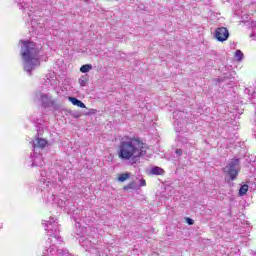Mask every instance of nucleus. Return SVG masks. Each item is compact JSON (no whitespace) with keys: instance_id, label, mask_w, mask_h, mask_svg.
Returning a JSON list of instances; mask_svg holds the SVG:
<instances>
[{"instance_id":"f257e3e1","label":"nucleus","mask_w":256,"mask_h":256,"mask_svg":"<svg viewBox=\"0 0 256 256\" xmlns=\"http://www.w3.org/2000/svg\"><path fill=\"white\" fill-rule=\"evenodd\" d=\"M117 153L121 161L136 165L141 161V157L147 154V147L137 138L124 137L119 143Z\"/></svg>"},{"instance_id":"f03ea898","label":"nucleus","mask_w":256,"mask_h":256,"mask_svg":"<svg viewBox=\"0 0 256 256\" xmlns=\"http://www.w3.org/2000/svg\"><path fill=\"white\" fill-rule=\"evenodd\" d=\"M20 43H22L20 55L24 71L31 76L32 72L41 66V45L29 40H20Z\"/></svg>"},{"instance_id":"7ed1b4c3","label":"nucleus","mask_w":256,"mask_h":256,"mask_svg":"<svg viewBox=\"0 0 256 256\" xmlns=\"http://www.w3.org/2000/svg\"><path fill=\"white\" fill-rule=\"evenodd\" d=\"M43 225L46 226L45 231H47V235L53 238L47 240L46 247H48V249L54 247L56 251L54 256H73V254L69 253V250L65 248H57L55 244H51L57 243L58 245H61V243H63V240L59 236V222L57 219L50 217L49 220H44Z\"/></svg>"},{"instance_id":"20e7f679","label":"nucleus","mask_w":256,"mask_h":256,"mask_svg":"<svg viewBox=\"0 0 256 256\" xmlns=\"http://www.w3.org/2000/svg\"><path fill=\"white\" fill-rule=\"evenodd\" d=\"M223 171L229 175L232 181H235L239 175V158L232 159L228 165L223 168Z\"/></svg>"},{"instance_id":"39448f33","label":"nucleus","mask_w":256,"mask_h":256,"mask_svg":"<svg viewBox=\"0 0 256 256\" xmlns=\"http://www.w3.org/2000/svg\"><path fill=\"white\" fill-rule=\"evenodd\" d=\"M214 37L220 43L229 39V30L226 27H218L214 32Z\"/></svg>"},{"instance_id":"423d86ee","label":"nucleus","mask_w":256,"mask_h":256,"mask_svg":"<svg viewBox=\"0 0 256 256\" xmlns=\"http://www.w3.org/2000/svg\"><path fill=\"white\" fill-rule=\"evenodd\" d=\"M46 146L47 140L43 138H36L32 144L34 155L37 153H41V151H43V149H45Z\"/></svg>"},{"instance_id":"0eeeda50","label":"nucleus","mask_w":256,"mask_h":256,"mask_svg":"<svg viewBox=\"0 0 256 256\" xmlns=\"http://www.w3.org/2000/svg\"><path fill=\"white\" fill-rule=\"evenodd\" d=\"M40 103H42V107L45 109L49 107H53V99L51 98V95L49 94H40Z\"/></svg>"},{"instance_id":"6e6552de","label":"nucleus","mask_w":256,"mask_h":256,"mask_svg":"<svg viewBox=\"0 0 256 256\" xmlns=\"http://www.w3.org/2000/svg\"><path fill=\"white\" fill-rule=\"evenodd\" d=\"M46 203L49 205V203L51 205H57L58 207H65L66 202L55 197V195L50 194L47 199H46Z\"/></svg>"},{"instance_id":"1a4fd4ad","label":"nucleus","mask_w":256,"mask_h":256,"mask_svg":"<svg viewBox=\"0 0 256 256\" xmlns=\"http://www.w3.org/2000/svg\"><path fill=\"white\" fill-rule=\"evenodd\" d=\"M32 158V167H43L44 162L41 153L35 154V152H33Z\"/></svg>"},{"instance_id":"9d476101","label":"nucleus","mask_w":256,"mask_h":256,"mask_svg":"<svg viewBox=\"0 0 256 256\" xmlns=\"http://www.w3.org/2000/svg\"><path fill=\"white\" fill-rule=\"evenodd\" d=\"M185 113L182 111H174L173 112V117H174V125H181V121H179V119H183Z\"/></svg>"},{"instance_id":"9b49d317","label":"nucleus","mask_w":256,"mask_h":256,"mask_svg":"<svg viewBox=\"0 0 256 256\" xmlns=\"http://www.w3.org/2000/svg\"><path fill=\"white\" fill-rule=\"evenodd\" d=\"M19 5L20 9H29V5L33 2V0H15Z\"/></svg>"},{"instance_id":"f8f14e48","label":"nucleus","mask_w":256,"mask_h":256,"mask_svg":"<svg viewBox=\"0 0 256 256\" xmlns=\"http://www.w3.org/2000/svg\"><path fill=\"white\" fill-rule=\"evenodd\" d=\"M69 101L72 103V105H76V107H80L81 109H85V103H83L81 100L75 98V97H69Z\"/></svg>"},{"instance_id":"ddd939ff","label":"nucleus","mask_w":256,"mask_h":256,"mask_svg":"<svg viewBox=\"0 0 256 256\" xmlns=\"http://www.w3.org/2000/svg\"><path fill=\"white\" fill-rule=\"evenodd\" d=\"M150 173L152 175H163L165 173V170H163V168L159 167V166H154L152 167V169L150 170Z\"/></svg>"},{"instance_id":"4468645a","label":"nucleus","mask_w":256,"mask_h":256,"mask_svg":"<svg viewBox=\"0 0 256 256\" xmlns=\"http://www.w3.org/2000/svg\"><path fill=\"white\" fill-rule=\"evenodd\" d=\"M131 177V173L127 172V173H123L120 174L118 181H120V183H123L125 181H127V179H129Z\"/></svg>"},{"instance_id":"2eb2a0df","label":"nucleus","mask_w":256,"mask_h":256,"mask_svg":"<svg viewBox=\"0 0 256 256\" xmlns=\"http://www.w3.org/2000/svg\"><path fill=\"white\" fill-rule=\"evenodd\" d=\"M91 69H93V65L85 64V65L81 66L80 71H81V73H89V71H91Z\"/></svg>"},{"instance_id":"dca6fc26","label":"nucleus","mask_w":256,"mask_h":256,"mask_svg":"<svg viewBox=\"0 0 256 256\" xmlns=\"http://www.w3.org/2000/svg\"><path fill=\"white\" fill-rule=\"evenodd\" d=\"M247 191H249V186L247 184H244L240 187L239 194L241 196L247 195Z\"/></svg>"},{"instance_id":"f3484780","label":"nucleus","mask_w":256,"mask_h":256,"mask_svg":"<svg viewBox=\"0 0 256 256\" xmlns=\"http://www.w3.org/2000/svg\"><path fill=\"white\" fill-rule=\"evenodd\" d=\"M243 57H244L243 52L241 50H236V52H235L236 61H238V62L243 61Z\"/></svg>"},{"instance_id":"a211bd4d","label":"nucleus","mask_w":256,"mask_h":256,"mask_svg":"<svg viewBox=\"0 0 256 256\" xmlns=\"http://www.w3.org/2000/svg\"><path fill=\"white\" fill-rule=\"evenodd\" d=\"M124 191H129V189H135V182H130L128 185L123 187Z\"/></svg>"},{"instance_id":"6ab92c4d","label":"nucleus","mask_w":256,"mask_h":256,"mask_svg":"<svg viewBox=\"0 0 256 256\" xmlns=\"http://www.w3.org/2000/svg\"><path fill=\"white\" fill-rule=\"evenodd\" d=\"M79 83H80V87H85V85H87V80L83 79V78H80Z\"/></svg>"},{"instance_id":"aec40b11","label":"nucleus","mask_w":256,"mask_h":256,"mask_svg":"<svg viewBox=\"0 0 256 256\" xmlns=\"http://www.w3.org/2000/svg\"><path fill=\"white\" fill-rule=\"evenodd\" d=\"M175 153H176V155H178V157H181V155H183V150L182 149H176Z\"/></svg>"},{"instance_id":"412c9836","label":"nucleus","mask_w":256,"mask_h":256,"mask_svg":"<svg viewBox=\"0 0 256 256\" xmlns=\"http://www.w3.org/2000/svg\"><path fill=\"white\" fill-rule=\"evenodd\" d=\"M186 223H188V225H193L195 222L191 218H186Z\"/></svg>"},{"instance_id":"4be33fe9","label":"nucleus","mask_w":256,"mask_h":256,"mask_svg":"<svg viewBox=\"0 0 256 256\" xmlns=\"http://www.w3.org/2000/svg\"><path fill=\"white\" fill-rule=\"evenodd\" d=\"M41 181H43V183H45V181H47V179L45 178V172L44 171H41Z\"/></svg>"},{"instance_id":"5701e85b","label":"nucleus","mask_w":256,"mask_h":256,"mask_svg":"<svg viewBox=\"0 0 256 256\" xmlns=\"http://www.w3.org/2000/svg\"><path fill=\"white\" fill-rule=\"evenodd\" d=\"M145 185H147V182L145 181V179H141L140 180V187H145Z\"/></svg>"},{"instance_id":"b1692460","label":"nucleus","mask_w":256,"mask_h":256,"mask_svg":"<svg viewBox=\"0 0 256 256\" xmlns=\"http://www.w3.org/2000/svg\"><path fill=\"white\" fill-rule=\"evenodd\" d=\"M176 131H181V130H179V128H176Z\"/></svg>"}]
</instances>
